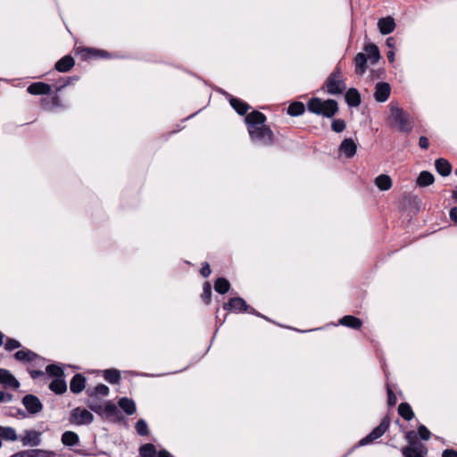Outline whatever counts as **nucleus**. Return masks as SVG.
<instances>
[{"label": "nucleus", "mask_w": 457, "mask_h": 457, "mask_svg": "<svg viewBox=\"0 0 457 457\" xmlns=\"http://www.w3.org/2000/svg\"><path fill=\"white\" fill-rule=\"evenodd\" d=\"M265 121V115L258 111H253L245 117L251 139L257 144L267 146L273 142V132L264 124Z\"/></svg>", "instance_id": "obj_1"}, {"label": "nucleus", "mask_w": 457, "mask_h": 457, "mask_svg": "<svg viewBox=\"0 0 457 457\" xmlns=\"http://www.w3.org/2000/svg\"><path fill=\"white\" fill-rule=\"evenodd\" d=\"M389 109L390 115L386 120L387 124L396 128L402 132H411L413 127V121L410 115L403 109L400 108L396 103L391 102Z\"/></svg>", "instance_id": "obj_2"}, {"label": "nucleus", "mask_w": 457, "mask_h": 457, "mask_svg": "<svg viewBox=\"0 0 457 457\" xmlns=\"http://www.w3.org/2000/svg\"><path fill=\"white\" fill-rule=\"evenodd\" d=\"M307 108L311 112L327 118L333 117L338 112V105L336 100H321L318 97L311 98L307 103Z\"/></svg>", "instance_id": "obj_3"}, {"label": "nucleus", "mask_w": 457, "mask_h": 457, "mask_svg": "<svg viewBox=\"0 0 457 457\" xmlns=\"http://www.w3.org/2000/svg\"><path fill=\"white\" fill-rule=\"evenodd\" d=\"M327 91L330 95H338L345 91L346 88L345 83L343 79L342 71L339 67L328 77L326 80Z\"/></svg>", "instance_id": "obj_4"}, {"label": "nucleus", "mask_w": 457, "mask_h": 457, "mask_svg": "<svg viewBox=\"0 0 457 457\" xmlns=\"http://www.w3.org/2000/svg\"><path fill=\"white\" fill-rule=\"evenodd\" d=\"M389 425H390V419L386 416L381 420V422L378 426H377L369 435H367L365 437H363L359 442V445H366L368 444L372 443L376 439L379 438L388 429Z\"/></svg>", "instance_id": "obj_5"}, {"label": "nucleus", "mask_w": 457, "mask_h": 457, "mask_svg": "<svg viewBox=\"0 0 457 457\" xmlns=\"http://www.w3.org/2000/svg\"><path fill=\"white\" fill-rule=\"evenodd\" d=\"M94 420L93 414L86 409L75 408L71 411V422L77 425L90 424Z\"/></svg>", "instance_id": "obj_6"}, {"label": "nucleus", "mask_w": 457, "mask_h": 457, "mask_svg": "<svg viewBox=\"0 0 457 457\" xmlns=\"http://www.w3.org/2000/svg\"><path fill=\"white\" fill-rule=\"evenodd\" d=\"M20 441L23 446H38L41 444V433L33 429L25 430Z\"/></svg>", "instance_id": "obj_7"}, {"label": "nucleus", "mask_w": 457, "mask_h": 457, "mask_svg": "<svg viewBox=\"0 0 457 457\" xmlns=\"http://www.w3.org/2000/svg\"><path fill=\"white\" fill-rule=\"evenodd\" d=\"M224 310H228L230 312H253V309L250 308L245 301L241 297H234L231 298L228 303L223 304Z\"/></svg>", "instance_id": "obj_8"}, {"label": "nucleus", "mask_w": 457, "mask_h": 457, "mask_svg": "<svg viewBox=\"0 0 457 457\" xmlns=\"http://www.w3.org/2000/svg\"><path fill=\"white\" fill-rule=\"evenodd\" d=\"M22 404L31 415L40 412L43 409L40 400L34 395H26L22 398Z\"/></svg>", "instance_id": "obj_9"}, {"label": "nucleus", "mask_w": 457, "mask_h": 457, "mask_svg": "<svg viewBox=\"0 0 457 457\" xmlns=\"http://www.w3.org/2000/svg\"><path fill=\"white\" fill-rule=\"evenodd\" d=\"M428 449L423 444L407 445L402 449L403 457H425Z\"/></svg>", "instance_id": "obj_10"}, {"label": "nucleus", "mask_w": 457, "mask_h": 457, "mask_svg": "<svg viewBox=\"0 0 457 457\" xmlns=\"http://www.w3.org/2000/svg\"><path fill=\"white\" fill-rule=\"evenodd\" d=\"M391 92L390 85L386 82H378L375 87L374 98L377 102H386Z\"/></svg>", "instance_id": "obj_11"}, {"label": "nucleus", "mask_w": 457, "mask_h": 457, "mask_svg": "<svg viewBox=\"0 0 457 457\" xmlns=\"http://www.w3.org/2000/svg\"><path fill=\"white\" fill-rule=\"evenodd\" d=\"M339 152L346 158H352L356 154L357 145L352 138H345L339 145Z\"/></svg>", "instance_id": "obj_12"}, {"label": "nucleus", "mask_w": 457, "mask_h": 457, "mask_svg": "<svg viewBox=\"0 0 457 457\" xmlns=\"http://www.w3.org/2000/svg\"><path fill=\"white\" fill-rule=\"evenodd\" d=\"M0 384L5 387L19 388L20 382L10 373L9 370L0 369Z\"/></svg>", "instance_id": "obj_13"}, {"label": "nucleus", "mask_w": 457, "mask_h": 457, "mask_svg": "<svg viewBox=\"0 0 457 457\" xmlns=\"http://www.w3.org/2000/svg\"><path fill=\"white\" fill-rule=\"evenodd\" d=\"M378 28L383 35L392 33L395 29V22L393 17L387 16L378 20Z\"/></svg>", "instance_id": "obj_14"}, {"label": "nucleus", "mask_w": 457, "mask_h": 457, "mask_svg": "<svg viewBox=\"0 0 457 457\" xmlns=\"http://www.w3.org/2000/svg\"><path fill=\"white\" fill-rule=\"evenodd\" d=\"M27 91L31 95H49L52 91L51 86L44 82H35L29 85Z\"/></svg>", "instance_id": "obj_15"}, {"label": "nucleus", "mask_w": 457, "mask_h": 457, "mask_svg": "<svg viewBox=\"0 0 457 457\" xmlns=\"http://www.w3.org/2000/svg\"><path fill=\"white\" fill-rule=\"evenodd\" d=\"M14 358L19 361L32 362L41 358L36 353L29 349H22L14 353Z\"/></svg>", "instance_id": "obj_16"}, {"label": "nucleus", "mask_w": 457, "mask_h": 457, "mask_svg": "<svg viewBox=\"0 0 457 457\" xmlns=\"http://www.w3.org/2000/svg\"><path fill=\"white\" fill-rule=\"evenodd\" d=\"M86 378L81 374H76L71 380L70 389L74 394H79L82 392L85 388Z\"/></svg>", "instance_id": "obj_17"}, {"label": "nucleus", "mask_w": 457, "mask_h": 457, "mask_svg": "<svg viewBox=\"0 0 457 457\" xmlns=\"http://www.w3.org/2000/svg\"><path fill=\"white\" fill-rule=\"evenodd\" d=\"M74 59L71 55H65L55 63V69L60 72H67L74 66Z\"/></svg>", "instance_id": "obj_18"}, {"label": "nucleus", "mask_w": 457, "mask_h": 457, "mask_svg": "<svg viewBox=\"0 0 457 457\" xmlns=\"http://www.w3.org/2000/svg\"><path fill=\"white\" fill-rule=\"evenodd\" d=\"M345 98L347 104L350 106L357 107L361 104V96L355 88L348 89L345 93Z\"/></svg>", "instance_id": "obj_19"}, {"label": "nucleus", "mask_w": 457, "mask_h": 457, "mask_svg": "<svg viewBox=\"0 0 457 457\" xmlns=\"http://www.w3.org/2000/svg\"><path fill=\"white\" fill-rule=\"evenodd\" d=\"M61 441L65 446L71 447L79 444V437L78 434L73 431H65L62 435Z\"/></svg>", "instance_id": "obj_20"}, {"label": "nucleus", "mask_w": 457, "mask_h": 457, "mask_svg": "<svg viewBox=\"0 0 457 457\" xmlns=\"http://www.w3.org/2000/svg\"><path fill=\"white\" fill-rule=\"evenodd\" d=\"M355 71L358 74L362 75L367 70V57L365 54L359 53L354 57Z\"/></svg>", "instance_id": "obj_21"}, {"label": "nucleus", "mask_w": 457, "mask_h": 457, "mask_svg": "<svg viewBox=\"0 0 457 457\" xmlns=\"http://www.w3.org/2000/svg\"><path fill=\"white\" fill-rule=\"evenodd\" d=\"M339 323L343 326L358 329L361 327V320L359 318H356L352 315H345L340 319Z\"/></svg>", "instance_id": "obj_22"}, {"label": "nucleus", "mask_w": 457, "mask_h": 457, "mask_svg": "<svg viewBox=\"0 0 457 457\" xmlns=\"http://www.w3.org/2000/svg\"><path fill=\"white\" fill-rule=\"evenodd\" d=\"M118 403L122 411L128 415H132L136 412V403L133 400L127 397H122L119 400Z\"/></svg>", "instance_id": "obj_23"}, {"label": "nucleus", "mask_w": 457, "mask_h": 457, "mask_svg": "<svg viewBox=\"0 0 457 457\" xmlns=\"http://www.w3.org/2000/svg\"><path fill=\"white\" fill-rule=\"evenodd\" d=\"M229 103L233 109L240 115H245L250 109V106L245 102L238 98L231 97Z\"/></svg>", "instance_id": "obj_24"}, {"label": "nucleus", "mask_w": 457, "mask_h": 457, "mask_svg": "<svg viewBox=\"0 0 457 457\" xmlns=\"http://www.w3.org/2000/svg\"><path fill=\"white\" fill-rule=\"evenodd\" d=\"M435 165L437 172L442 176H448L452 171L450 162L444 158L437 159Z\"/></svg>", "instance_id": "obj_25"}, {"label": "nucleus", "mask_w": 457, "mask_h": 457, "mask_svg": "<svg viewBox=\"0 0 457 457\" xmlns=\"http://www.w3.org/2000/svg\"><path fill=\"white\" fill-rule=\"evenodd\" d=\"M49 388L51 391L54 392L55 394L61 395L66 392L67 390V385L65 380L62 378H58L54 379L50 385Z\"/></svg>", "instance_id": "obj_26"}, {"label": "nucleus", "mask_w": 457, "mask_h": 457, "mask_svg": "<svg viewBox=\"0 0 457 457\" xmlns=\"http://www.w3.org/2000/svg\"><path fill=\"white\" fill-rule=\"evenodd\" d=\"M375 185L382 191H386L392 187V179L388 175L381 174L375 179Z\"/></svg>", "instance_id": "obj_27"}, {"label": "nucleus", "mask_w": 457, "mask_h": 457, "mask_svg": "<svg viewBox=\"0 0 457 457\" xmlns=\"http://www.w3.org/2000/svg\"><path fill=\"white\" fill-rule=\"evenodd\" d=\"M0 438L13 442L18 439V436L16 430L13 428L0 426Z\"/></svg>", "instance_id": "obj_28"}, {"label": "nucleus", "mask_w": 457, "mask_h": 457, "mask_svg": "<svg viewBox=\"0 0 457 457\" xmlns=\"http://www.w3.org/2000/svg\"><path fill=\"white\" fill-rule=\"evenodd\" d=\"M398 413L405 420H411L414 417V412L411 405L407 403H402L398 406Z\"/></svg>", "instance_id": "obj_29"}, {"label": "nucleus", "mask_w": 457, "mask_h": 457, "mask_svg": "<svg viewBox=\"0 0 457 457\" xmlns=\"http://www.w3.org/2000/svg\"><path fill=\"white\" fill-rule=\"evenodd\" d=\"M365 52L370 58V62L372 64H375L378 62L380 58V54L378 47L374 44H369L364 47Z\"/></svg>", "instance_id": "obj_30"}, {"label": "nucleus", "mask_w": 457, "mask_h": 457, "mask_svg": "<svg viewBox=\"0 0 457 457\" xmlns=\"http://www.w3.org/2000/svg\"><path fill=\"white\" fill-rule=\"evenodd\" d=\"M434 182V176L428 171H421L417 179V184L420 187H427Z\"/></svg>", "instance_id": "obj_31"}, {"label": "nucleus", "mask_w": 457, "mask_h": 457, "mask_svg": "<svg viewBox=\"0 0 457 457\" xmlns=\"http://www.w3.org/2000/svg\"><path fill=\"white\" fill-rule=\"evenodd\" d=\"M305 106L301 102H295L288 106L287 113L290 116H298L304 112Z\"/></svg>", "instance_id": "obj_32"}, {"label": "nucleus", "mask_w": 457, "mask_h": 457, "mask_svg": "<svg viewBox=\"0 0 457 457\" xmlns=\"http://www.w3.org/2000/svg\"><path fill=\"white\" fill-rule=\"evenodd\" d=\"M229 288H230V284L224 278H218L214 283V289L219 294L223 295V294L227 293L229 290Z\"/></svg>", "instance_id": "obj_33"}, {"label": "nucleus", "mask_w": 457, "mask_h": 457, "mask_svg": "<svg viewBox=\"0 0 457 457\" xmlns=\"http://www.w3.org/2000/svg\"><path fill=\"white\" fill-rule=\"evenodd\" d=\"M156 449L152 444H145L139 448L140 457H155Z\"/></svg>", "instance_id": "obj_34"}, {"label": "nucleus", "mask_w": 457, "mask_h": 457, "mask_svg": "<svg viewBox=\"0 0 457 457\" xmlns=\"http://www.w3.org/2000/svg\"><path fill=\"white\" fill-rule=\"evenodd\" d=\"M29 453V457H58L55 452L44 449H30Z\"/></svg>", "instance_id": "obj_35"}, {"label": "nucleus", "mask_w": 457, "mask_h": 457, "mask_svg": "<svg viewBox=\"0 0 457 457\" xmlns=\"http://www.w3.org/2000/svg\"><path fill=\"white\" fill-rule=\"evenodd\" d=\"M104 378L111 384H118L120 380V374L117 370H106Z\"/></svg>", "instance_id": "obj_36"}, {"label": "nucleus", "mask_w": 457, "mask_h": 457, "mask_svg": "<svg viewBox=\"0 0 457 457\" xmlns=\"http://www.w3.org/2000/svg\"><path fill=\"white\" fill-rule=\"evenodd\" d=\"M87 406L96 412H101L103 411V406L96 395H89Z\"/></svg>", "instance_id": "obj_37"}, {"label": "nucleus", "mask_w": 457, "mask_h": 457, "mask_svg": "<svg viewBox=\"0 0 457 457\" xmlns=\"http://www.w3.org/2000/svg\"><path fill=\"white\" fill-rule=\"evenodd\" d=\"M46 371L52 377L56 378L63 377V370L61 367L55 364H50L46 366Z\"/></svg>", "instance_id": "obj_38"}, {"label": "nucleus", "mask_w": 457, "mask_h": 457, "mask_svg": "<svg viewBox=\"0 0 457 457\" xmlns=\"http://www.w3.org/2000/svg\"><path fill=\"white\" fill-rule=\"evenodd\" d=\"M135 428L140 436H147L149 434L147 423L142 419L137 421Z\"/></svg>", "instance_id": "obj_39"}, {"label": "nucleus", "mask_w": 457, "mask_h": 457, "mask_svg": "<svg viewBox=\"0 0 457 457\" xmlns=\"http://www.w3.org/2000/svg\"><path fill=\"white\" fill-rule=\"evenodd\" d=\"M345 122L342 119H336L331 123V129L333 131L337 133H340L345 130Z\"/></svg>", "instance_id": "obj_40"}, {"label": "nucleus", "mask_w": 457, "mask_h": 457, "mask_svg": "<svg viewBox=\"0 0 457 457\" xmlns=\"http://www.w3.org/2000/svg\"><path fill=\"white\" fill-rule=\"evenodd\" d=\"M21 346V343L13 338H7V340L4 344V349L9 352L18 349Z\"/></svg>", "instance_id": "obj_41"}, {"label": "nucleus", "mask_w": 457, "mask_h": 457, "mask_svg": "<svg viewBox=\"0 0 457 457\" xmlns=\"http://www.w3.org/2000/svg\"><path fill=\"white\" fill-rule=\"evenodd\" d=\"M109 394V387L104 384H99L94 388V392L90 395H101L106 396Z\"/></svg>", "instance_id": "obj_42"}, {"label": "nucleus", "mask_w": 457, "mask_h": 457, "mask_svg": "<svg viewBox=\"0 0 457 457\" xmlns=\"http://www.w3.org/2000/svg\"><path fill=\"white\" fill-rule=\"evenodd\" d=\"M418 435L422 440L428 441L431 437L430 431L424 425L418 427Z\"/></svg>", "instance_id": "obj_43"}, {"label": "nucleus", "mask_w": 457, "mask_h": 457, "mask_svg": "<svg viewBox=\"0 0 457 457\" xmlns=\"http://www.w3.org/2000/svg\"><path fill=\"white\" fill-rule=\"evenodd\" d=\"M405 439L408 441L409 445L420 444L417 442V434L414 430L408 431L405 434Z\"/></svg>", "instance_id": "obj_44"}, {"label": "nucleus", "mask_w": 457, "mask_h": 457, "mask_svg": "<svg viewBox=\"0 0 457 457\" xmlns=\"http://www.w3.org/2000/svg\"><path fill=\"white\" fill-rule=\"evenodd\" d=\"M387 403L389 406H394L396 403V396L390 387H387Z\"/></svg>", "instance_id": "obj_45"}, {"label": "nucleus", "mask_w": 457, "mask_h": 457, "mask_svg": "<svg viewBox=\"0 0 457 457\" xmlns=\"http://www.w3.org/2000/svg\"><path fill=\"white\" fill-rule=\"evenodd\" d=\"M211 295H212L211 286L208 283H205L204 287L203 296L206 303L210 302Z\"/></svg>", "instance_id": "obj_46"}, {"label": "nucleus", "mask_w": 457, "mask_h": 457, "mask_svg": "<svg viewBox=\"0 0 457 457\" xmlns=\"http://www.w3.org/2000/svg\"><path fill=\"white\" fill-rule=\"evenodd\" d=\"M200 273L204 278H207V277L210 276L211 269H210V265L207 262L203 264V266L201 268V270H200Z\"/></svg>", "instance_id": "obj_47"}, {"label": "nucleus", "mask_w": 457, "mask_h": 457, "mask_svg": "<svg viewBox=\"0 0 457 457\" xmlns=\"http://www.w3.org/2000/svg\"><path fill=\"white\" fill-rule=\"evenodd\" d=\"M419 145L422 148V149H428V145H429V141H428V138L422 136L420 137V140H419Z\"/></svg>", "instance_id": "obj_48"}, {"label": "nucleus", "mask_w": 457, "mask_h": 457, "mask_svg": "<svg viewBox=\"0 0 457 457\" xmlns=\"http://www.w3.org/2000/svg\"><path fill=\"white\" fill-rule=\"evenodd\" d=\"M12 399V395L11 394H5L3 391H0V403L3 402H11Z\"/></svg>", "instance_id": "obj_49"}, {"label": "nucleus", "mask_w": 457, "mask_h": 457, "mask_svg": "<svg viewBox=\"0 0 457 457\" xmlns=\"http://www.w3.org/2000/svg\"><path fill=\"white\" fill-rule=\"evenodd\" d=\"M442 457H457V451L453 449H446L443 452Z\"/></svg>", "instance_id": "obj_50"}, {"label": "nucleus", "mask_w": 457, "mask_h": 457, "mask_svg": "<svg viewBox=\"0 0 457 457\" xmlns=\"http://www.w3.org/2000/svg\"><path fill=\"white\" fill-rule=\"evenodd\" d=\"M386 45L388 48H390L391 50H393L395 47V45H396V41L395 39L393 37H389L386 38Z\"/></svg>", "instance_id": "obj_51"}, {"label": "nucleus", "mask_w": 457, "mask_h": 457, "mask_svg": "<svg viewBox=\"0 0 457 457\" xmlns=\"http://www.w3.org/2000/svg\"><path fill=\"white\" fill-rule=\"evenodd\" d=\"M449 215H450V219H451L453 222L457 223V207H453V208H452V209L450 210V213H449Z\"/></svg>", "instance_id": "obj_52"}, {"label": "nucleus", "mask_w": 457, "mask_h": 457, "mask_svg": "<svg viewBox=\"0 0 457 457\" xmlns=\"http://www.w3.org/2000/svg\"><path fill=\"white\" fill-rule=\"evenodd\" d=\"M29 374L32 378H37L42 377L44 375V372L42 370H29Z\"/></svg>", "instance_id": "obj_53"}, {"label": "nucleus", "mask_w": 457, "mask_h": 457, "mask_svg": "<svg viewBox=\"0 0 457 457\" xmlns=\"http://www.w3.org/2000/svg\"><path fill=\"white\" fill-rule=\"evenodd\" d=\"M10 457H29V450H24V451L18 452L14 454L11 455Z\"/></svg>", "instance_id": "obj_54"}, {"label": "nucleus", "mask_w": 457, "mask_h": 457, "mask_svg": "<svg viewBox=\"0 0 457 457\" xmlns=\"http://www.w3.org/2000/svg\"><path fill=\"white\" fill-rule=\"evenodd\" d=\"M386 57H387L389 62H391V63L394 62H395V52H394V50L388 51L387 54H386Z\"/></svg>", "instance_id": "obj_55"}, {"label": "nucleus", "mask_w": 457, "mask_h": 457, "mask_svg": "<svg viewBox=\"0 0 457 457\" xmlns=\"http://www.w3.org/2000/svg\"><path fill=\"white\" fill-rule=\"evenodd\" d=\"M104 410H105L106 411H108V412L112 413V412H114V411H115V410H116V406H115L114 404L108 403V404H106V406H105Z\"/></svg>", "instance_id": "obj_56"}, {"label": "nucleus", "mask_w": 457, "mask_h": 457, "mask_svg": "<svg viewBox=\"0 0 457 457\" xmlns=\"http://www.w3.org/2000/svg\"><path fill=\"white\" fill-rule=\"evenodd\" d=\"M158 457H172V456L167 451L162 450L159 452Z\"/></svg>", "instance_id": "obj_57"}, {"label": "nucleus", "mask_w": 457, "mask_h": 457, "mask_svg": "<svg viewBox=\"0 0 457 457\" xmlns=\"http://www.w3.org/2000/svg\"><path fill=\"white\" fill-rule=\"evenodd\" d=\"M4 334L0 331V346H1V345H3V343H4Z\"/></svg>", "instance_id": "obj_58"}, {"label": "nucleus", "mask_w": 457, "mask_h": 457, "mask_svg": "<svg viewBox=\"0 0 457 457\" xmlns=\"http://www.w3.org/2000/svg\"><path fill=\"white\" fill-rule=\"evenodd\" d=\"M453 196L457 199V190H456V191H454V193H453Z\"/></svg>", "instance_id": "obj_59"}, {"label": "nucleus", "mask_w": 457, "mask_h": 457, "mask_svg": "<svg viewBox=\"0 0 457 457\" xmlns=\"http://www.w3.org/2000/svg\"><path fill=\"white\" fill-rule=\"evenodd\" d=\"M454 173H455V175H457V168L455 169Z\"/></svg>", "instance_id": "obj_60"}]
</instances>
